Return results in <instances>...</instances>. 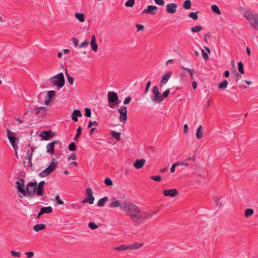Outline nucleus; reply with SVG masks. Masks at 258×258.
Wrapping results in <instances>:
<instances>
[{"mask_svg": "<svg viewBox=\"0 0 258 258\" xmlns=\"http://www.w3.org/2000/svg\"><path fill=\"white\" fill-rule=\"evenodd\" d=\"M121 208L136 226L142 225L145 220L152 218L153 216V214L148 213L131 202L123 203Z\"/></svg>", "mask_w": 258, "mask_h": 258, "instance_id": "nucleus-1", "label": "nucleus"}, {"mask_svg": "<svg viewBox=\"0 0 258 258\" xmlns=\"http://www.w3.org/2000/svg\"><path fill=\"white\" fill-rule=\"evenodd\" d=\"M50 83L59 88L62 87L64 85L65 79L62 73H60L54 76L51 77L49 79Z\"/></svg>", "mask_w": 258, "mask_h": 258, "instance_id": "nucleus-2", "label": "nucleus"}, {"mask_svg": "<svg viewBox=\"0 0 258 258\" xmlns=\"http://www.w3.org/2000/svg\"><path fill=\"white\" fill-rule=\"evenodd\" d=\"M245 17L248 20L249 24L254 27V28L258 30V15L252 14L250 13H247L245 15Z\"/></svg>", "mask_w": 258, "mask_h": 258, "instance_id": "nucleus-3", "label": "nucleus"}, {"mask_svg": "<svg viewBox=\"0 0 258 258\" xmlns=\"http://www.w3.org/2000/svg\"><path fill=\"white\" fill-rule=\"evenodd\" d=\"M153 95L152 97V100L155 104L161 103L163 100V97L160 93L158 87L154 86L153 89Z\"/></svg>", "mask_w": 258, "mask_h": 258, "instance_id": "nucleus-4", "label": "nucleus"}, {"mask_svg": "<svg viewBox=\"0 0 258 258\" xmlns=\"http://www.w3.org/2000/svg\"><path fill=\"white\" fill-rule=\"evenodd\" d=\"M56 166V162H54V160H53L49 164L48 167L39 173L40 176L41 177H46L49 175L54 171Z\"/></svg>", "mask_w": 258, "mask_h": 258, "instance_id": "nucleus-5", "label": "nucleus"}, {"mask_svg": "<svg viewBox=\"0 0 258 258\" xmlns=\"http://www.w3.org/2000/svg\"><path fill=\"white\" fill-rule=\"evenodd\" d=\"M37 182H30L28 183L26 186L25 189L26 194H28V196L31 197L35 193L37 194Z\"/></svg>", "mask_w": 258, "mask_h": 258, "instance_id": "nucleus-6", "label": "nucleus"}, {"mask_svg": "<svg viewBox=\"0 0 258 258\" xmlns=\"http://www.w3.org/2000/svg\"><path fill=\"white\" fill-rule=\"evenodd\" d=\"M35 149L33 146H31L30 148L27 149V153L25 157V159H28V162L26 164V162H24V165L25 167L29 166L31 168H32V158L33 157V152L34 150Z\"/></svg>", "mask_w": 258, "mask_h": 258, "instance_id": "nucleus-7", "label": "nucleus"}, {"mask_svg": "<svg viewBox=\"0 0 258 258\" xmlns=\"http://www.w3.org/2000/svg\"><path fill=\"white\" fill-rule=\"evenodd\" d=\"M125 202H129L127 200H119L116 198H113L112 200V202L109 204L108 207L111 208H115L119 207L120 209L122 211L121 207L123 206V203Z\"/></svg>", "mask_w": 258, "mask_h": 258, "instance_id": "nucleus-8", "label": "nucleus"}, {"mask_svg": "<svg viewBox=\"0 0 258 258\" xmlns=\"http://www.w3.org/2000/svg\"><path fill=\"white\" fill-rule=\"evenodd\" d=\"M7 137L12 145H16V144L18 143L19 138L16 137L15 133L10 130H7Z\"/></svg>", "mask_w": 258, "mask_h": 258, "instance_id": "nucleus-9", "label": "nucleus"}, {"mask_svg": "<svg viewBox=\"0 0 258 258\" xmlns=\"http://www.w3.org/2000/svg\"><path fill=\"white\" fill-rule=\"evenodd\" d=\"M118 111L120 113L119 121L124 123L127 120V108L124 106H121Z\"/></svg>", "mask_w": 258, "mask_h": 258, "instance_id": "nucleus-10", "label": "nucleus"}, {"mask_svg": "<svg viewBox=\"0 0 258 258\" xmlns=\"http://www.w3.org/2000/svg\"><path fill=\"white\" fill-rule=\"evenodd\" d=\"M94 201V197L93 196V191L91 188L88 187L86 189V197L83 201V203H87L93 204Z\"/></svg>", "mask_w": 258, "mask_h": 258, "instance_id": "nucleus-11", "label": "nucleus"}, {"mask_svg": "<svg viewBox=\"0 0 258 258\" xmlns=\"http://www.w3.org/2000/svg\"><path fill=\"white\" fill-rule=\"evenodd\" d=\"M158 8L157 6L150 5L148 6L147 8L144 9L143 12V14H150L151 15H155L158 11Z\"/></svg>", "mask_w": 258, "mask_h": 258, "instance_id": "nucleus-12", "label": "nucleus"}, {"mask_svg": "<svg viewBox=\"0 0 258 258\" xmlns=\"http://www.w3.org/2000/svg\"><path fill=\"white\" fill-rule=\"evenodd\" d=\"M107 97L108 102L110 103H115L117 104L119 103L118 100V96L117 93L114 92H108L107 94Z\"/></svg>", "mask_w": 258, "mask_h": 258, "instance_id": "nucleus-13", "label": "nucleus"}, {"mask_svg": "<svg viewBox=\"0 0 258 258\" xmlns=\"http://www.w3.org/2000/svg\"><path fill=\"white\" fill-rule=\"evenodd\" d=\"M177 5L175 3H170L166 5V10L168 14H174L176 12Z\"/></svg>", "mask_w": 258, "mask_h": 258, "instance_id": "nucleus-14", "label": "nucleus"}, {"mask_svg": "<svg viewBox=\"0 0 258 258\" xmlns=\"http://www.w3.org/2000/svg\"><path fill=\"white\" fill-rule=\"evenodd\" d=\"M163 192L165 196L171 197H174L178 194V191L176 189H165Z\"/></svg>", "mask_w": 258, "mask_h": 258, "instance_id": "nucleus-15", "label": "nucleus"}, {"mask_svg": "<svg viewBox=\"0 0 258 258\" xmlns=\"http://www.w3.org/2000/svg\"><path fill=\"white\" fill-rule=\"evenodd\" d=\"M45 184V182L44 181H40L38 184H37V196H43L44 194V192L43 190L44 185Z\"/></svg>", "mask_w": 258, "mask_h": 258, "instance_id": "nucleus-16", "label": "nucleus"}, {"mask_svg": "<svg viewBox=\"0 0 258 258\" xmlns=\"http://www.w3.org/2000/svg\"><path fill=\"white\" fill-rule=\"evenodd\" d=\"M55 95V92L54 91H49L47 92V95L45 98V104L48 105L50 102L51 99H53Z\"/></svg>", "mask_w": 258, "mask_h": 258, "instance_id": "nucleus-17", "label": "nucleus"}, {"mask_svg": "<svg viewBox=\"0 0 258 258\" xmlns=\"http://www.w3.org/2000/svg\"><path fill=\"white\" fill-rule=\"evenodd\" d=\"M172 74V72L171 71L168 72L167 73L164 74L162 78V80L160 82V86H163V85H165L167 81L171 78Z\"/></svg>", "mask_w": 258, "mask_h": 258, "instance_id": "nucleus-18", "label": "nucleus"}, {"mask_svg": "<svg viewBox=\"0 0 258 258\" xmlns=\"http://www.w3.org/2000/svg\"><path fill=\"white\" fill-rule=\"evenodd\" d=\"M53 133L51 131H45L43 132L40 134V137L42 140H48L52 137Z\"/></svg>", "mask_w": 258, "mask_h": 258, "instance_id": "nucleus-19", "label": "nucleus"}, {"mask_svg": "<svg viewBox=\"0 0 258 258\" xmlns=\"http://www.w3.org/2000/svg\"><path fill=\"white\" fill-rule=\"evenodd\" d=\"M82 116V113L79 109L74 110L71 114L72 119L75 122L78 121V117H81Z\"/></svg>", "mask_w": 258, "mask_h": 258, "instance_id": "nucleus-20", "label": "nucleus"}, {"mask_svg": "<svg viewBox=\"0 0 258 258\" xmlns=\"http://www.w3.org/2000/svg\"><path fill=\"white\" fill-rule=\"evenodd\" d=\"M24 187V184L21 183L20 181H18L16 182V188L18 191L23 195H25L26 194V191Z\"/></svg>", "mask_w": 258, "mask_h": 258, "instance_id": "nucleus-21", "label": "nucleus"}, {"mask_svg": "<svg viewBox=\"0 0 258 258\" xmlns=\"http://www.w3.org/2000/svg\"><path fill=\"white\" fill-rule=\"evenodd\" d=\"M91 47L94 52H96L98 50V45L96 43V39L94 35L91 36V40L90 42Z\"/></svg>", "mask_w": 258, "mask_h": 258, "instance_id": "nucleus-22", "label": "nucleus"}, {"mask_svg": "<svg viewBox=\"0 0 258 258\" xmlns=\"http://www.w3.org/2000/svg\"><path fill=\"white\" fill-rule=\"evenodd\" d=\"M145 160L144 159H137L134 162L133 166L137 169L141 168L145 163Z\"/></svg>", "mask_w": 258, "mask_h": 258, "instance_id": "nucleus-23", "label": "nucleus"}, {"mask_svg": "<svg viewBox=\"0 0 258 258\" xmlns=\"http://www.w3.org/2000/svg\"><path fill=\"white\" fill-rule=\"evenodd\" d=\"M46 229V225L44 224H37L35 225L33 229L35 232H38L41 230H45Z\"/></svg>", "mask_w": 258, "mask_h": 258, "instance_id": "nucleus-24", "label": "nucleus"}, {"mask_svg": "<svg viewBox=\"0 0 258 258\" xmlns=\"http://www.w3.org/2000/svg\"><path fill=\"white\" fill-rule=\"evenodd\" d=\"M203 135V128L202 125L199 126L198 128L196 131V138L197 139H200L202 138Z\"/></svg>", "mask_w": 258, "mask_h": 258, "instance_id": "nucleus-25", "label": "nucleus"}, {"mask_svg": "<svg viewBox=\"0 0 258 258\" xmlns=\"http://www.w3.org/2000/svg\"><path fill=\"white\" fill-rule=\"evenodd\" d=\"M143 243H139L138 242L134 243L128 245L129 249H137L143 245Z\"/></svg>", "mask_w": 258, "mask_h": 258, "instance_id": "nucleus-26", "label": "nucleus"}, {"mask_svg": "<svg viewBox=\"0 0 258 258\" xmlns=\"http://www.w3.org/2000/svg\"><path fill=\"white\" fill-rule=\"evenodd\" d=\"M36 111V114H38L41 113L42 116H44L45 113L46 108L44 107H39L34 109Z\"/></svg>", "mask_w": 258, "mask_h": 258, "instance_id": "nucleus-27", "label": "nucleus"}, {"mask_svg": "<svg viewBox=\"0 0 258 258\" xmlns=\"http://www.w3.org/2000/svg\"><path fill=\"white\" fill-rule=\"evenodd\" d=\"M113 249L117 251H123L129 249L128 245L126 246L125 244H121L118 246L115 247Z\"/></svg>", "mask_w": 258, "mask_h": 258, "instance_id": "nucleus-28", "label": "nucleus"}, {"mask_svg": "<svg viewBox=\"0 0 258 258\" xmlns=\"http://www.w3.org/2000/svg\"><path fill=\"white\" fill-rule=\"evenodd\" d=\"M75 18L77 19L81 22H84L85 21V16L83 13H75Z\"/></svg>", "mask_w": 258, "mask_h": 258, "instance_id": "nucleus-29", "label": "nucleus"}, {"mask_svg": "<svg viewBox=\"0 0 258 258\" xmlns=\"http://www.w3.org/2000/svg\"><path fill=\"white\" fill-rule=\"evenodd\" d=\"M40 210L41 211V212L44 213H47L49 214L52 212V208L51 207H42L41 208Z\"/></svg>", "mask_w": 258, "mask_h": 258, "instance_id": "nucleus-30", "label": "nucleus"}, {"mask_svg": "<svg viewBox=\"0 0 258 258\" xmlns=\"http://www.w3.org/2000/svg\"><path fill=\"white\" fill-rule=\"evenodd\" d=\"M218 87L220 89H225L228 87V82L227 80H223L218 85Z\"/></svg>", "mask_w": 258, "mask_h": 258, "instance_id": "nucleus-31", "label": "nucleus"}, {"mask_svg": "<svg viewBox=\"0 0 258 258\" xmlns=\"http://www.w3.org/2000/svg\"><path fill=\"white\" fill-rule=\"evenodd\" d=\"M107 200L108 198L107 197H104L100 199L97 203L98 206L100 207H103L104 205V204L107 201Z\"/></svg>", "mask_w": 258, "mask_h": 258, "instance_id": "nucleus-32", "label": "nucleus"}, {"mask_svg": "<svg viewBox=\"0 0 258 258\" xmlns=\"http://www.w3.org/2000/svg\"><path fill=\"white\" fill-rule=\"evenodd\" d=\"M254 211L252 209H247L244 212V216L249 218L253 214Z\"/></svg>", "mask_w": 258, "mask_h": 258, "instance_id": "nucleus-33", "label": "nucleus"}, {"mask_svg": "<svg viewBox=\"0 0 258 258\" xmlns=\"http://www.w3.org/2000/svg\"><path fill=\"white\" fill-rule=\"evenodd\" d=\"M191 1L190 0H185L183 2V7L185 10H189L191 7Z\"/></svg>", "mask_w": 258, "mask_h": 258, "instance_id": "nucleus-34", "label": "nucleus"}, {"mask_svg": "<svg viewBox=\"0 0 258 258\" xmlns=\"http://www.w3.org/2000/svg\"><path fill=\"white\" fill-rule=\"evenodd\" d=\"M211 9L213 12L218 15H220L221 14V11L219 10L218 7L216 5H212L211 6Z\"/></svg>", "mask_w": 258, "mask_h": 258, "instance_id": "nucleus-35", "label": "nucleus"}, {"mask_svg": "<svg viewBox=\"0 0 258 258\" xmlns=\"http://www.w3.org/2000/svg\"><path fill=\"white\" fill-rule=\"evenodd\" d=\"M202 29H203V27L202 26L198 25V26H196L194 27H192L191 28V31L193 33H196V32H198L200 31L201 30H202Z\"/></svg>", "mask_w": 258, "mask_h": 258, "instance_id": "nucleus-36", "label": "nucleus"}, {"mask_svg": "<svg viewBox=\"0 0 258 258\" xmlns=\"http://www.w3.org/2000/svg\"><path fill=\"white\" fill-rule=\"evenodd\" d=\"M198 11L196 12H191L190 13H189L188 17L194 19V20H197L198 19Z\"/></svg>", "mask_w": 258, "mask_h": 258, "instance_id": "nucleus-37", "label": "nucleus"}, {"mask_svg": "<svg viewBox=\"0 0 258 258\" xmlns=\"http://www.w3.org/2000/svg\"><path fill=\"white\" fill-rule=\"evenodd\" d=\"M135 0H128L125 3V5L127 7H133L135 5Z\"/></svg>", "mask_w": 258, "mask_h": 258, "instance_id": "nucleus-38", "label": "nucleus"}, {"mask_svg": "<svg viewBox=\"0 0 258 258\" xmlns=\"http://www.w3.org/2000/svg\"><path fill=\"white\" fill-rule=\"evenodd\" d=\"M104 183L107 186H112L113 185V182L110 178L107 177L104 180Z\"/></svg>", "mask_w": 258, "mask_h": 258, "instance_id": "nucleus-39", "label": "nucleus"}, {"mask_svg": "<svg viewBox=\"0 0 258 258\" xmlns=\"http://www.w3.org/2000/svg\"><path fill=\"white\" fill-rule=\"evenodd\" d=\"M88 227L92 230H95L98 228V226L96 223H95L94 222L89 223Z\"/></svg>", "mask_w": 258, "mask_h": 258, "instance_id": "nucleus-40", "label": "nucleus"}, {"mask_svg": "<svg viewBox=\"0 0 258 258\" xmlns=\"http://www.w3.org/2000/svg\"><path fill=\"white\" fill-rule=\"evenodd\" d=\"M238 71L239 72L242 74H243L244 73V70H243V63L242 62L239 61L238 63Z\"/></svg>", "mask_w": 258, "mask_h": 258, "instance_id": "nucleus-41", "label": "nucleus"}, {"mask_svg": "<svg viewBox=\"0 0 258 258\" xmlns=\"http://www.w3.org/2000/svg\"><path fill=\"white\" fill-rule=\"evenodd\" d=\"M66 76L67 77V79H68V82L71 84V85H72L74 83V79L71 77V76H70L69 75V74H68L67 73V69H66Z\"/></svg>", "mask_w": 258, "mask_h": 258, "instance_id": "nucleus-42", "label": "nucleus"}, {"mask_svg": "<svg viewBox=\"0 0 258 258\" xmlns=\"http://www.w3.org/2000/svg\"><path fill=\"white\" fill-rule=\"evenodd\" d=\"M181 68L184 70L187 71L189 72V73L191 76V78H192V77H193V75H194V72H195L194 70L189 69V68H186L184 67H181Z\"/></svg>", "mask_w": 258, "mask_h": 258, "instance_id": "nucleus-43", "label": "nucleus"}, {"mask_svg": "<svg viewBox=\"0 0 258 258\" xmlns=\"http://www.w3.org/2000/svg\"><path fill=\"white\" fill-rule=\"evenodd\" d=\"M150 178L155 181H160L162 179L161 176L159 175L156 176H152L150 177Z\"/></svg>", "mask_w": 258, "mask_h": 258, "instance_id": "nucleus-44", "label": "nucleus"}, {"mask_svg": "<svg viewBox=\"0 0 258 258\" xmlns=\"http://www.w3.org/2000/svg\"><path fill=\"white\" fill-rule=\"evenodd\" d=\"M46 147H47V152L50 154H53L54 146H46Z\"/></svg>", "mask_w": 258, "mask_h": 258, "instance_id": "nucleus-45", "label": "nucleus"}, {"mask_svg": "<svg viewBox=\"0 0 258 258\" xmlns=\"http://www.w3.org/2000/svg\"><path fill=\"white\" fill-rule=\"evenodd\" d=\"M55 199L57 205H63L64 204L63 202L60 199L58 195L55 196Z\"/></svg>", "mask_w": 258, "mask_h": 258, "instance_id": "nucleus-46", "label": "nucleus"}, {"mask_svg": "<svg viewBox=\"0 0 258 258\" xmlns=\"http://www.w3.org/2000/svg\"><path fill=\"white\" fill-rule=\"evenodd\" d=\"M120 134L121 133L119 132H115L114 131L111 133L112 136L117 139H119Z\"/></svg>", "mask_w": 258, "mask_h": 258, "instance_id": "nucleus-47", "label": "nucleus"}, {"mask_svg": "<svg viewBox=\"0 0 258 258\" xmlns=\"http://www.w3.org/2000/svg\"><path fill=\"white\" fill-rule=\"evenodd\" d=\"M81 131H82V128L79 126L78 128H77V133H76V136L74 138V140H76L77 139L80 135L81 133Z\"/></svg>", "mask_w": 258, "mask_h": 258, "instance_id": "nucleus-48", "label": "nucleus"}, {"mask_svg": "<svg viewBox=\"0 0 258 258\" xmlns=\"http://www.w3.org/2000/svg\"><path fill=\"white\" fill-rule=\"evenodd\" d=\"M85 115L87 117H90L91 115V110L89 108H85Z\"/></svg>", "mask_w": 258, "mask_h": 258, "instance_id": "nucleus-49", "label": "nucleus"}, {"mask_svg": "<svg viewBox=\"0 0 258 258\" xmlns=\"http://www.w3.org/2000/svg\"><path fill=\"white\" fill-rule=\"evenodd\" d=\"M154 1L155 3L159 6H163L165 4V2H164V0H154Z\"/></svg>", "mask_w": 258, "mask_h": 258, "instance_id": "nucleus-50", "label": "nucleus"}, {"mask_svg": "<svg viewBox=\"0 0 258 258\" xmlns=\"http://www.w3.org/2000/svg\"><path fill=\"white\" fill-rule=\"evenodd\" d=\"M170 92V89H166L164 92L163 94L162 95V96L163 97V98L167 97L168 96Z\"/></svg>", "mask_w": 258, "mask_h": 258, "instance_id": "nucleus-51", "label": "nucleus"}, {"mask_svg": "<svg viewBox=\"0 0 258 258\" xmlns=\"http://www.w3.org/2000/svg\"><path fill=\"white\" fill-rule=\"evenodd\" d=\"M11 253L13 256H15V257H20V256L21 255V252L20 251L16 252V251L12 250L11 251Z\"/></svg>", "mask_w": 258, "mask_h": 258, "instance_id": "nucleus-52", "label": "nucleus"}, {"mask_svg": "<svg viewBox=\"0 0 258 258\" xmlns=\"http://www.w3.org/2000/svg\"><path fill=\"white\" fill-rule=\"evenodd\" d=\"M132 100V98L131 97H127L125 98V99L124 100V101H123V104L124 105H127L128 104V103H130L131 101Z\"/></svg>", "mask_w": 258, "mask_h": 258, "instance_id": "nucleus-53", "label": "nucleus"}, {"mask_svg": "<svg viewBox=\"0 0 258 258\" xmlns=\"http://www.w3.org/2000/svg\"><path fill=\"white\" fill-rule=\"evenodd\" d=\"M88 41L86 39L85 40V41L83 43H82L80 45L79 47L80 48H84L87 46L88 45Z\"/></svg>", "mask_w": 258, "mask_h": 258, "instance_id": "nucleus-54", "label": "nucleus"}, {"mask_svg": "<svg viewBox=\"0 0 258 258\" xmlns=\"http://www.w3.org/2000/svg\"><path fill=\"white\" fill-rule=\"evenodd\" d=\"M92 125H97V122L96 121H90L88 125V128H90Z\"/></svg>", "mask_w": 258, "mask_h": 258, "instance_id": "nucleus-55", "label": "nucleus"}, {"mask_svg": "<svg viewBox=\"0 0 258 258\" xmlns=\"http://www.w3.org/2000/svg\"><path fill=\"white\" fill-rule=\"evenodd\" d=\"M71 40L76 47L78 45L79 40L76 38L73 37Z\"/></svg>", "mask_w": 258, "mask_h": 258, "instance_id": "nucleus-56", "label": "nucleus"}, {"mask_svg": "<svg viewBox=\"0 0 258 258\" xmlns=\"http://www.w3.org/2000/svg\"><path fill=\"white\" fill-rule=\"evenodd\" d=\"M201 50H202V56H203V58L205 59H207L209 57L208 54L206 52H205L204 50H203V49H202Z\"/></svg>", "mask_w": 258, "mask_h": 258, "instance_id": "nucleus-57", "label": "nucleus"}, {"mask_svg": "<svg viewBox=\"0 0 258 258\" xmlns=\"http://www.w3.org/2000/svg\"><path fill=\"white\" fill-rule=\"evenodd\" d=\"M177 164H178V163H174V164L172 165V166H171V168H170V171H171V173H173V172H175V167H176V166H177Z\"/></svg>", "mask_w": 258, "mask_h": 258, "instance_id": "nucleus-58", "label": "nucleus"}, {"mask_svg": "<svg viewBox=\"0 0 258 258\" xmlns=\"http://www.w3.org/2000/svg\"><path fill=\"white\" fill-rule=\"evenodd\" d=\"M136 27L138 29V31H141V30H142L144 29V27L143 25L142 24H138L136 25Z\"/></svg>", "mask_w": 258, "mask_h": 258, "instance_id": "nucleus-59", "label": "nucleus"}, {"mask_svg": "<svg viewBox=\"0 0 258 258\" xmlns=\"http://www.w3.org/2000/svg\"><path fill=\"white\" fill-rule=\"evenodd\" d=\"M151 82L150 81H149L147 84H146V89H145V92L147 93L148 92V90H149V89L151 86Z\"/></svg>", "mask_w": 258, "mask_h": 258, "instance_id": "nucleus-60", "label": "nucleus"}, {"mask_svg": "<svg viewBox=\"0 0 258 258\" xmlns=\"http://www.w3.org/2000/svg\"><path fill=\"white\" fill-rule=\"evenodd\" d=\"M26 255L27 256L28 258L32 257L34 256V252H27L25 253Z\"/></svg>", "mask_w": 258, "mask_h": 258, "instance_id": "nucleus-61", "label": "nucleus"}, {"mask_svg": "<svg viewBox=\"0 0 258 258\" xmlns=\"http://www.w3.org/2000/svg\"><path fill=\"white\" fill-rule=\"evenodd\" d=\"M76 159V156L75 154H72V155L68 156V159L69 160H75Z\"/></svg>", "mask_w": 258, "mask_h": 258, "instance_id": "nucleus-62", "label": "nucleus"}, {"mask_svg": "<svg viewBox=\"0 0 258 258\" xmlns=\"http://www.w3.org/2000/svg\"><path fill=\"white\" fill-rule=\"evenodd\" d=\"M188 129V126L187 124H185L183 126V133L186 134Z\"/></svg>", "mask_w": 258, "mask_h": 258, "instance_id": "nucleus-63", "label": "nucleus"}, {"mask_svg": "<svg viewBox=\"0 0 258 258\" xmlns=\"http://www.w3.org/2000/svg\"><path fill=\"white\" fill-rule=\"evenodd\" d=\"M173 63H174V61L172 59H170L168 60L166 62V66H168V64H173Z\"/></svg>", "mask_w": 258, "mask_h": 258, "instance_id": "nucleus-64", "label": "nucleus"}]
</instances>
